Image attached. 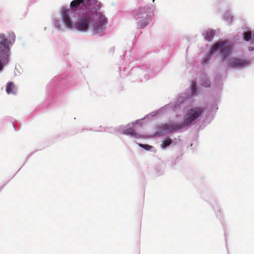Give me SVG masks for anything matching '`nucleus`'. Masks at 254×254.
<instances>
[{"label": "nucleus", "mask_w": 254, "mask_h": 254, "mask_svg": "<svg viewBox=\"0 0 254 254\" xmlns=\"http://www.w3.org/2000/svg\"><path fill=\"white\" fill-rule=\"evenodd\" d=\"M244 33V39L246 40V41H249L251 38V37H252V33Z\"/></svg>", "instance_id": "f3484780"}, {"label": "nucleus", "mask_w": 254, "mask_h": 254, "mask_svg": "<svg viewBox=\"0 0 254 254\" xmlns=\"http://www.w3.org/2000/svg\"><path fill=\"white\" fill-rule=\"evenodd\" d=\"M96 16L98 17L97 20L101 24H103L107 22V18L100 12H96Z\"/></svg>", "instance_id": "9b49d317"}, {"label": "nucleus", "mask_w": 254, "mask_h": 254, "mask_svg": "<svg viewBox=\"0 0 254 254\" xmlns=\"http://www.w3.org/2000/svg\"><path fill=\"white\" fill-rule=\"evenodd\" d=\"M125 134L130 135L133 137H139V135L135 132V130L132 128H128L125 129L123 131Z\"/></svg>", "instance_id": "f8f14e48"}, {"label": "nucleus", "mask_w": 254, "mask_h": 254, "mask_svg": "<svg viewBox=\"0 0 254 254\" xmlns=\"http://www.w3.org/2000/svg\"><path fill=\"white\" fill-rule=\"evenodd\" d=\"M87 0H73L70 2V7L74 10L78 8L81 4L85 5V3L87 2Z\"/></svg>", "instance_id": "9d476101"}, {"label": "nucleus", "mask_w": 254, "mask_h": 254, "mask_svg": "<svg viewBox=\"0 0 254 254\" xmlns=\"http://www.w3.org/2000/svg\"><path fill=\"white\" fill-rule=\"evenodd\" d=\"M87 2L85 3V5L88 6L91 9L95 10H100L101 7V3L97 0H87Z\"/></svg>", "instance_id": "6e6552de"}, {"label": "nucleus", "mask_w": 254, "mask_h": 254, "mask_svg": "<svg viewBox=\"0 0 254 254\" xmlns=\"http://www.w3.org/2000/svg\"><path fill=\"white\" fill-rule=\"evenodd\" d=\"M9 37L4 34L0 35V71L5 64L9 62L10 55V46L14 42L15 36L14 33L9 34Z\"/></svg>", "instance_id": "f257e3e1"}, {"label": "nucleus", "mask_w": 254, "mask_h": 254, "mask_svg": "<svg viewBox=\"0 0 254 254\" xmlns=\"http://www.w3.org/2000/svg\"><path fill=\"white\" fill-rule=\"evenodd\" d=\"M204 112V110L202 107H196L188 110L185 117L184 124L186 126L192 124Z\"/></svg>", "instance_id": "20e7f679"}, {"label": "nucleus", "mask_w": 254, "mask_h": 254, "mask_svg": "<svg viewBox=\"0 0 254 254\" xmlns=\"http://www.w3.org/2000/svg\"><path fill=\"white\" fill-rule=\"evenodd\" d=\"M202 85L203 86L206 87H209L210 86V82L208 80H205L203 81Z\"/></svg>", "instance_id": "6ab92c4d"}, {"label": "nucleus", "mask_w": 254, "mask_h": 254, "mask_svg": "<svg viewBox=\"0 0 254 254\" xmlns=\"http://www.w3.org/2000/svg\"><path fill=\"white\" fill-rule=\"evenodd\" d=\"M172 143V140L170 138L167 139L163 141L161 144L162 148H166L169 146Z\"/></svg>", "instance_id": "4468645a"}, {"label": "nucleus", "mask_w": 254, "mask_h": 254, "mask_svg": "<svg viewBox=\"0 0 254 254\" xmlns=\"http://www.w3.org/2000/svg\"><path fill=\"white\" fill-rule=\"evenodd\" d=\"M231 51V45L227 42H216L212 46L209 53L203 58L202 63V64H207L211 55L214 54L217 51H219L221 53V57L225 59L229 55Z\"/></svg>", "instance_id": "7ed1b4c3"}, {"label": "nucleus", "mask_w": 254, "mask_h": 254, "mask_svg": "<svg viewBox=\"0 0 254 254\" xmlns=\"http://www.w3.org/2000/svg\"><path fill=\"white\" fill-rule=\"evenodd\" d=\"M138 145H139L140 147H142V148H144V149H145V150H150V149H151V148L153 147V146H150V145H148V144H141V143H139V144H138Z\"/></svg>", "instance_id": "dca6fc26"}, {"label": "nucleus", "mask_w": 254, "mask_h": 254, "mask_svg": "<svg viewBox=\"0 0 254 254\" xmlns=\"http://www.w3.org/2000/svg\"><path fill=\"white\" fill-rule=\"evenodd\" d=\"M247 64L248 62L245 60L234 58L229 60L228 66L235 68L241 67Z\"/></svg>", "instance_id": "423d86ee"}, {"label": "nucleus", "mask_w": 254, "mask_h": 254, "mask_svg": "<svg viewBox=\"0 0 254 254\" xmlns=\"http://www.w3.org/2000/svg\"><path fill=\"white\" fill-rule=\"evenodd\" d=\"M6 92L7 94H16L17 92V88L12 81L8 82L6 85Z\"/></svg>", "instance_id": "1a4fd4ad"}, {"label": "nucleus", "mask_w": 254, "mask_h": 254, "mask_svg": "<svg viewBox=\"0 0 254 254\" xmlns=\"http://www.w3.org/2000/svg\"><path fill=\"white\" fill-rule=\"evenodd\" d=\"M214 37V33H206L204 38L208 41H210Z\"/></svg>", "instance_id": "2eb2a0df"}, {"label": "nucleus", "mask_w": 254, "mask_h": 254, "mask_svg": "<svg viewBox=\"0 0 254 254\" xmlns=\"http://www.w3.org/2000/svg\"><path fill=\"white\" fill-rule=\"evenodd\" d=\"M246 32H249L251 31L250 30V29H247Z\"/></svg>", "instance_id": "412c9836"}, {"label": "nucleus", "mask_w": 254, "mask_h": 254, "mask_svg": "<svg viewBox=\"0 0 254 254\" xmlns=\"http://www.w3.org/2000/svg\"><path fill=\"white\" fill-rule=\"evenodd\" d=\"M91 20V17L89 15L82 14L78 17L75 23V27L78 30L85 31L87 30Z\"/></svg>", "instance_id": "39448f33"}, {"label": "nucleus", "mask_w": 254, "mask_h": 254, "mask_svg": "<svg viewBox=\"0 0 254 254\" xmlns=\"http://www.w3.org/2000/svg\"><path fill=\"white\" fill-rule=\"evenodd\" d=\"M69 12V9L64 8L62 10V16L63 21L66 26L71 28L73 26V23L70 19Z\"/></svg>", "instance_id": "0eeeda50"}, {"label": "nucleus", "mask_w": 254, "mask_h": 254, "mask_svg": "<svg viewBox=\"0 0 254 254\" xmlns=\"http://www.w3.org/2000/svg\"><path fill=\"white\" fill-rule=\"evenodd\" d=\"M224 19L229 23H232L233 22V17L231 13L228 11L226 12L224 15Z\"/></svg>", "instance_id": "ddd939ff"}, {"label": "nucleus", "mask_w": 254, "mask_h": 254, "mask_svg": "<svg viewBox=\"0 0 254 254\" xmlns=\"http://www.w3.org/2000/svg\"><path fill=\"white\" fill-rule=\"evenodd\" d=\"M196 83L194 82H193V83L192 84L191 92L193 94H194L196 91Z\"/></svg>", "instance_id": "aec40b11"}, {"label": "nucleus", "mask_w": 254, "mask_h": 254, "mask_svg": "<svg viewBox=\"0 0 254 254\" xmlns=\"http://www.w3.org/2000/svg\"><path fill=\"white\" fill-rule=\"evenodd\" d=\"M169 126L172 127V129H177L181 128L180 125H174L173 124H170Z\"/></svg>", "instance_id": "a211bd4d"}, {"label": "nucleus", "mask_w": 254, "mask_h": 254, "mask_svg": "<svg viewBox=\"0 0 254 254\" xmlns=\"http://www.w3.org/2000/svg\"><path fill=\"white\" fill-rule=\"evenodd\" d=\"M132 16L137 21L138 27L143 28L151 21L154 14L149 6H145L134 9L132 11Z\"/></svg>", "instance_id": "f03ea898"}]
</instances>
